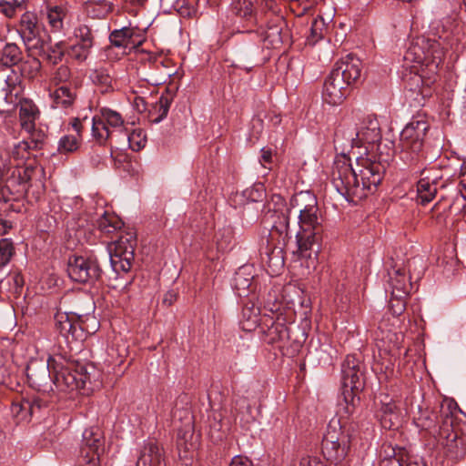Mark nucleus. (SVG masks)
I'll return each instance as SVG.
<instances>
[{"mask_svg": "<svg viewBox=\"0 0 466 466\" xmlns=\"http://www.w3.org/2000/svg\"><path fill=\"white\" fill-rule=\"evenodd\" d=\"M386 171V164L370 158H358L353 167L346 156L333 163L331 183L348 201L358 202L373 194Z\"/></svg>", "mask_w": 466, "mask_h": 466, "instance_id": "f257e3e1", "label": "nucleus"}, {"mask_svg": "<svg viewBox=\"0 0 466 466\" xmlns=\"http://www.w3.org/2000/svg\"><path fill=\"white\" fill-rule=\"evenodd\" d=\"M443 56V48L435 39L419 35L410 41L403 56V66L410 69L403 76L407 97L413 99L424 84V66L429 74H436Z\"/></svg>", "mask_w": 466, "mask_h": 466, "instance_id": "f03ea898", "label": "nucleus"}, {"mask_svg": "<svg viewBox=\"0 0 466 466\" xmlns=\"http://www.w3.org/2000/svg\"><path fill=\"white\" fill-rule=\"evenodd\" d=\"M292 205L294 208L298 207L299 212V230L296 236L298 251L300 256L307 257V252L314 249L316 246L318 253L322 239L323 225L316 198L309 192H300L293 198Z\"/></svg>", "mask_w": 466, "mask_h": 466, "instance_id": "7ed1b4c3", "label": "nucleus"}, {"mask_svg": "<svg viewBox=\"0 0 466 466\" xmlns=\"http://www.w3.org/2000/svg\"><path fill=\"white\" fill-rule=\"evenodd\" d=\"M48 367L52 368L53 382L60 391L90 390H92L91 376L86 368L80 366L75 368L73 363H68L59 357L48 358Z\"/></svg>", "mask_w": 466, "mask_h": 466, "instance_id": "20e7f679", "label": "nucleus"}, {"mask_svg": "<svg viewBox=\"0 0 466 466\" xmlns=\"http://www.w3.org/2000/svg\"><path fill=\"white\" fill-rule=\"evenodd\" d=\"M429 127L426 120L413 118L400 133V158L410 167H417L426 158L423 141Z\"/></svg>", "mask_w": 466, "mask_h": 466, "instance_id": "39448f33", "label": "nucleus"}, {"mask_svg": "<svg viewBox=\"0 0 466 466\" xmlns=\"http://www.w3.org/2000/svg\"><path fill=\"white\" fill-rule=\"evenodd\" d=\"M353 431L352 424L341 425L339 420L329 422L322 440V453L328 461L338 464L345 460L350 451Z\"/></svg>", "mask_w": 466, "mask_h": 466, "instance_id": "423d86ee", "label": "nucleus"}, {"mask_svg": "<svg viewBox=\"0 0 466 466\" xmlns=\"http://www.w3.org/2000/svg\"><path fill=\"white\" fill-rule=\"evenodd\" d=\"M66 270L72 280L84 284L96 283L103 273L96 257L93 255L70 257Z\"/></svg>", "mask_w": 466, "mask_h": 466, "instance_id": "0eeeda50", "label": "nucleus"}, {"mask_svg": "<svg viewBox=\"0 0 466 466\" xmlns=\"http://www.w3.org/2000/svg\"><path fill=\"white\" fill-rule=\"evenodd\" d=\"M361 71V61L354 55L349 54L334 65L327 79L345 87L350 93L351 86L360 81Z\"/></svg>", "mask_w": 466, "mask_h": 466, "instance_id": "6e6552de", "label": "nucleus"}, {"mask_svg": "<svg viewBox=\"0 0 466 466\" xmlns=\"http://www.w3.org/2000/svg\"><path fill=\"white\" fill-rule=\"evenodd\" d=\"M17 32L27 51L46 52V31L44 25L38 20L36 15L29 12L25 13L20 18Z\"/></svg>", "mask_w": 466, "mask_h": 466, "instance_id": "1a4fd4ad", "label": "nucleus"}, {"mask_svg": "<svg viewBox=\"0 0 466 466\" xmlns=\"http://www.w3.org/2000/svg\"><path fill=\"white\" fill-rule=\"evenodd\" d=\"M124 120L119 113L109 108H101L100 115L92 118V134L100 145H106L113 137L114 131L109 127L119 129L122 134Z\"/></svg>", "mask_w": 466, "mask_h": 466, "instance_id": "9d476101", "label": "nucleus"}, {"mask_svg": "<svg viewBox=\"0 0 466 466\" xmlns=\"http://www.w3.org/2000/svg\"><path fill=\"white\" fill-rule=\"evenodd\" d=\"M416 258L409 260L406 265L395 264L389 271V286L393 298H407L414 288L411 282L410 271L416 264Z\"/></svg>", "mask_w": 466, "mask_h": 466, "instance_id": "9b49d317", "label": "nucleus"}, {"mask_svg": "<svg viewBox=\"0 0 466 466\" xmlns=\"http://www.w3.org/2000/svg\"><path fill=\"white\" fill-rule=\"evenodd\" d=\"M341 373L344 400L348 403L350 397L352 405H354L353 391L360 390L362 388L360 381L362 374L360 370L358 360L353 356H347L342 363Z\"/></svg>", "mask_w": 466, "mask_h": 466, "instance_id": "f8f14e48", "label": "nucleus"}, {"mask_svg": "<svg viewBox=\"0 0 466 466\" xmlns=\"http://www.w3.org/2000/svg\"><path fill=\"white\" fill-rule=\"evenodd\" d=\"M380 140L381 132L378 119L375 116H367L357 127L355 137L351 138V143L353 147L368 144L373 149Z\"/></svg>", "mask_w": 466, "mask_h": 466, "instance_id": "ddd939ff", "label": "nucleus"}, {"mask_svg": "<svg viewBox=\"0 0 466 466\" xmlns=\"http://www.w3.org/2000/svg\"><path fill=\"white\" fill-rule=\"evenodd\" d=\"M375 416L380 422L381 427L386 430L396 431L402 424V415L400 408L388 396L380 400Z\"/></svg>", "mask_w": 466, "mask_h": 466, "instance_id": "4468645a", "label": "nucleus"}, {"mask_svg": "<svg viewBox=\"0 0 466 466\" xmlns=\"http://www.w3.org/2000/svg\"><path fill=\"white\" fill-rule=\"evenodd\" d=\"M136 466H167L163 447L155 440L144 441L139 450Z\"/></svg>", "mask_w": 466, "mask_h": 466, "instance_id": "2eb2a0df", "label": "nucleus"}, {"mask_svg": "<svg viewBox=\"0 0 466 466\" xmlns=\"http://www.w3.org/2000/svg\"><path fill=\"white\" fill-rule=\"evenodd\" d=\"M71 72L67 66H60L55 75V81L64 84L54 92L53 98L56 106L69 107L76 98V93L66 82L70 79Z\"/></svg>", "mask_w": 466, "mask_h": 466, "instance_id": "dca6fc26", "label": "nucleus"}, {"mask_svg": "<svg viewBox=\"0 0 466 466\" xmlns=\"http://www.w3.org/2000/svg\"><path fill=\"white\" fill-rule=\"evenodd\" d=\"M18 76L0 73V113L7 112L16 104Z\"/></svg>", "mask_w": 466, "mask_h": 466, "instance_id": "f3484780", "label": "nucleus"}, {"mask_svg": "<svg viewBox=\"0 0 466 466\" xmlns=\"http://www.w3.org/2000/svg\"><path fill=\"white\" fill-rule=\"evenodd\" d=\"M26 132L29 137L15 146L14 154L19 158H29L31 156L36 157L34 151L42 149L46 137L43 130L36 129L35 127L34 129Z\"/></svg>", "mask_w": 466, "mask_h": 466, "instance_id": "a211bd4d", "label": "nucleus"}, {"mask_svg": "<svg viewBox=\"0 0 466 466\" xmlns=\"http://www.w3.org/2000/svg\"><path fill=\"white\" fill-rule=\"evenodd\" d=\"M53 371L52 368L46 366H41L37 368L35 366H28L26 369V377L28 383L34 389L42 392H48L53 390Z\"/></svg>", "mask_w": 466, "mask_h": 466, "instance_id": "6ab92c4d", "label": "nucleus"}, {"mask_svg": "<svg viewBox=\"0 0 466 466\" xmlns=\"http://www.w3.org/2000/svg\"><path fill=\"white\" fill-rule=\"evenodd\" d=\"M248 330L259 329V332L265 333L268 338V343H273L277 340H281L288 337V328L284 322H248Z\"/></svg>", "mask_w": 466, "mask_h": 466, "instance_id": "aec40b11", "label": "nucleus"}, {"mask_svg": "<svg viewBox=\"0 0 466 466\" xmlns=\"http://www.w3.org/2000/svg\"><path fill=\"white\" fill-rule=\"evenodd\" d=\"M248 267L240 268L234 278V288L240 298H248L253 295L257 285L254 283V276L248 273Z\"/></svg>", "mask_w": 466, "mask_h": 466, "instance_id": "412c9836", "label": "nucleus"}, {"mask_svg": "<svg viewBox=\"0 0 466 466\" xmlns=\"http://www.w3.org/2000/svg\"><path fill=\"white\" fill-rule=\"evenodd\" d=\"M82 452L100 454L104 451V438L101 430L97 427H90L83 432Z\"/></svg>", "mask_w": 466, "mask_h": 466, "instance_id": "4be33fe9", "label": "nucleus"}, {"mask_svg": "<svg viewBox=\"0 0 466 466\" xmlns=\"http://www.w3.org/2000/svg\"><path fill=\"white\" fill-rule=\"evenodd\" d=\"M425 170L420 171V179L417 183L418 198L422 205L430 203L436 196L438 191L439 179H432L428 176H424Z\"/></svg>", "mask_w": 466, "mask_h": 466, "instance_id": "5701e85b", "label": "nucleus"}, {"mask_svg": "<svg viewBox=\"0 0 466 466\" xmlns=\"http://www.w3.org/2000/svg\"><path fill=\"white\" fill-rule=\"evenodd\" d=\"M231 10L241 21L248 25L255 26L258 24V15L250 0H233Z\"/></svg>", "mask_w": 466, "mask_h": 466, "instance_id": "b1692460", "label": "nucleus"}, {"mask_svg": "<svg viewBox=\"0 0 466 466\" xmlns=\"http://www.w3.org/2000/svg\"><path fill=\"white\" fill-rule=\"evenodd\" d=\"M87 322H56V329L69 342L83 341L86 339Z\"/></svg>", "mask_w": 466, "mask_h": 466, "instance_id": "393cba45", "label": "nucleus"}, {"mask_svg": "<svg viewBox=\"0 0 466 466\" xmlns=\"http://www.w3.org/2000/svg\"><path fill=\"white\" fill-rule=\"evenodd\" d=\"M96 226L103 235L108 237L113 242L120 233L123 223L117 217L105 213L96 220Z\"/></svg>", "mask_w": 466, "mask_h": 466, "instance_id": "a878e982", "label": "nucleus"}, {"mask_svg": "<svg viewBox=\"0 0 466 466\" xmlns=\"http://www.w3.org/2000/svg\"><path fill=\"white\" fill-rule=\"evenodd\" d=\"M350 93L343 86H339L336 83L327 79L323 85L322 98L324 102L331 106L339 105L349 96Z\"/></svg>", "mask_w": 466, "mask_h": 466, "instance_id": "bb28decb", "label": "nucleus"}, {"mask_svg": "<svg viewBox=\"0 0 466 466\" xmlns=\"http://www.w3.org/2000/svg\"><path fill=\"white\" fill-rule=\"evenodd\" d=\"M72 127L76 135H65L58 142V152L68 154L76 151L79 147V137L81 136L82 124L78 118H75Z\"/></svg>", "mask_w": 466, "mask_h": 466, "instance_id": "cd10ccee", "label": "nucleus"}, {"mask_svg": "<svg viewBox=\"0 0 466 466\" xmlns=\"http://www.w3.org/2000/svg\"><path fill=\"white\" fill-rule=\"evenodd\" d=\"M437 419L438 416L434 411L419 407L418 413L414 416L413 421L420 431L434 434L437 432Z\"/></svg>", "mask_w": 466, "mask_h": 466, "instance_id": "c85d7f7f", "label": "nucleus"}, {"mask_svg": "<svg viewBox=\"0 0 466 466\" xmlns=\"http://www.w3.org/2000/svg\"><path fill=\"white\" fill-rule=\"evenodd\" d=\"M38 109L30 100H23L20 103L19 118L23 129L31 131L34 129L35 121L38 116Z\"/></svg>", "mask_w": 466, "mask_h": 466, "instance_id": "c756f323", "label": "nucleus"}, {"mask_svg": "<svg viewBox=\"0 0 466 466\" xmlns=\"http://www.w3.org/2000/svg\"><path fill=\"white\" fill-rule=\"evenodd\" d=\"M109 258L111 268L116 274V278H117L121 273L130 271L134 261V255L131 250H126L124 254L110 252Z\"/></svg>", "mask_w": 466, "mask_h": 466, "instance_id": "7c9ffc66", "label": "nucleus"}, {"mask_svg": "<svg viewBox=\"0 0 466 466\" xmlns=\"http://www.w3.org/2000/svg\"><path fill=\"white\" fill-rule=\"evenodd\" d=\"M185 412L188 417V425L184 430L178 431L177 439V446L180 456H182V452L185 453L184 456H187V452L197 448V442L193 441L194 432L190 425L191 418L187 410H185Z\"/></svg>", "mask_w": 466, "mask_h": 466, "instance_id": "2f4dec72", "label": "nucleus"}, {"mask_svg": "<svg viewBox=\"0 0 466 466\" xmlns=\"http://www.w3.org/2000/svg\"><path fill=\"white\" fill-rule=\"evenodd\" d=\"M136 35L137 32L135 28L123 27L111 32L109 40L113 46L126 48L129 45H136V40L134 39Z\"/></svg>", "mask_w": 466, "mask_h": 466, "instance_id": "473e14b6", "label": "nucleus"}, {"mask_svg": "<svg viewBox=\"0 0 466 466\" xmlns=\"http://www.w3.org/2000/svg\"><path fill=\"white\" fill-rule=\"evenodd\" d=\"M22 60L23 53L16 44L8 43L5 46L2 50L0 64L7 67L18 66Z\"/></svg>", "mask_w": 466, "mask_h": 466, "instance_id": "72a5a7b5", "label": "nucleus"}, {"mask_svg": "<svg viewBox=\"0 0 466 466\" xmlns=\"http://www.w3.org/2000/svg\"><path fill=\"white\" fill-rule=\"evenodd\" d=\"M115 245L114 253L124 254V251L131 250L134 254L136 246V236L132 230L121 229L118 236L112 242Z\"/></svg>", "mask_w": 466, "mask_h": 466, "instance_id": "f704fd0d", "label": "nucleus"}, {"mask_svg": "<svg viewBox=\"0 0 466 466\" xmlns=\"http://www.w3.org/2000/svg\"><path fill=\"white\" fill-rule=\"evenodd\" d=\"M67 9L63 6L56 5L48 9V22L55 31H60L63 28V21L66 17Z\"/></svg>", "mask_w": 466, "mask_h": 466, "instance_id": "c9c22d12", "label": "nucleus"}, {"mask_svg": "<svg viewBox=\"0 0 466 466\" xmlns=\"http://www.w3.org/2000/svg\"><path fill=\"white\" fill-rule=\"evenodd\" d=\"M215 239L218 251L226 252L231 249L234 245L232 229L230 228L219 229L215 235Z\"/></svg>", "mask_w": 466, "mask_h": 466, "instance_id": "e433bc0d", "label": "nucleus"}, {"mask_svg": "<svg viewBox=\"0 0 466 466\" xmlns=\"http://www.w3.org/2000/svg\"><path fill=\"white\" fill-rule=\"evenodd\" d=\"M18 67L22 76L33 79L38 75L41 69V62L37 58L33 57L26 61L22 60Z\"/></svg>", "mask_w": 466, "mask_h": 466, "instance_id": "4c0bfd02", "label": "nucleus"}, {"mask_svg": "<svg viewBox=\"0 0 466 466\" xmlns=\"http://www.w3.org/2000/svg\"><path fill=\"white\" fill-rule=\"evenodd\" d=\"M123 140L127 141L133 151H139L146 145V137L142 130H134L131 133L122 134Z\"/></svg>", "mask_w": 466, "mask_h": 466, "instance_id": "58836bf2", "label": "nucleus"}, {"mask_svg": "<svg viewBox=\"0 0 466 466\" xmlns=\"http://www.w3.org/2000/svg\"><path fill=\"white\" fill-rule=\"evenodd\" d=\"M74 36L76 43L85 45L89 48L94 46V36L92 30L86 25H79L74 30Z\"/></svg>", "mask_w": 466, "mask_h": 466, "instance_id": "ea45409f", "label": "nucleus"}, {"mask_svg": "<svg viewBox=\"0 0 466 466\" xmlns=\"http://www.w3.org/2000/svg\"><path fill=\"white\" fill-rule=\"evenodd\" d=\"M91 48L85 45L75 43L69 46H66V55L79 62L85 61L90 54Z\"/></svg>", "mask_w": 466, "mask_h": 466, "instance_id": "a19ab883", "label": "nucleus"}, {"mask_svg": "<svg viewBox=\"0 0 466 466\" xmlns=\"http://www.w3.org/2000/svg\"><path fill=\"white\" fill-rule=\"evenodd\" d=\"M380 455L382 457L381 460L401 459L407 457V452L404 448L384 443L381 446Z\"/></svg>", "mask_w": 466, "mask_h": 466, "instance_id": "79ce46f5", "label": "nucleus"}, {"mask_svg": "<svg viewBox=\"0 0 466 466\" xmlns=\"http://www.w3.org/2000/svg\"><path fill=\"white\" fill-rule=\"evenodd\" d=\"M246 299V301H243L242 317L244 320H251L253 318L258 317L260 309L255 304V294H253L251 298L248 297Z\"/></svg>", "mask_w": 466, "mask_h": 466, "instance_id": "37998d69", "label": "nucleus"}, {"mask_svg": "<svg viewBox=\"0 0 466 466\" xmlns=\"http://www.w3.org/2000/svg\"><path fill=\"white\" fill-rule=\"evenodd\" d=\"M66 54V45L65 42L60 41L54 46H50L46 54V59L52 64H57L62 61L64 56Z\"/></svg>", "mask_w": 466, "mask_h": 466, "instance_id": "c03bdc74", "label": "nucleus"}, {"mask_svg": "<svg viewBox=\"0 0 466 466\" xmlns=\"http://www.w3.org/2000/svg\"><path fill=\"white\" fill-rule=\"evenodd\" d=\"M14 252L13 243L8 238H2L0 240V268L8 264Z\"/></svg>", "mask_w": 466, "mask_h": 466, "instance_id": "a18cd8bd", "label": "nucleus"}, {"mask_svg": "<svg viewBox=\"0 0 466 466\" xmlns=\"http://www.w3.org/2000/svg\"><path fill=\"white\" fill-rule=\"evenodd\" d=\"M171 103L172 98L169 95H161L155 106V109L159 113V116L153 120L154 123L161 122L167 116Z\"/></svg>", "mask_w": 466, "mask_h": 466, "instance_id": "49530a36", "label": "nucleus"}, {"mask_svg": "<svg viewBox=\"0 0 466 466\" xmlns=\"http://www.w3.org/2000/svg\"><path fill=\"white\" fill-rule=\"evenodd\" d=\"M325 30H326V27H325L324 19L321 16L316 17L312 21L311 27H310V41L315 43L318 40L321 39L324 35Z\"/></svg>", "mask_w": 466, "mask_h": 466, "instance_id": "de8ad7c7", "label": "nucleus"}, {"mask_svg": "<svg viewBox=\"0 0 466 466\" xmlns=\"http://www.w3.org/2000/svg\"><path fill=\"white\" fill-rule=\"evenodd\" d=\"M406 298H393L390 294L389 310L391 312L392 318L400 317L405 310Z\"/></svg>", "mask_w": 466, "mask_h": 466, "instance_id": "09e8293b", "label": "nucleus"}, {"mask_svg": "<svg viewBox=\"0 0 466 466\" xmlns=\"http://www.w3.org/2000/svg\"><path fill=\"white\" fill-rule=\"evenodd\" d=\"M92 80L95 84L100 85L107 91L111 87L112 77L104 70H96L92 75Z\"/></svg>", "mask_w": 466, "mask_h": 466, "instance_id": "8fccbe9b", "label": "nucleus"}, {"mask_svg": "<svg viewBox=\"0 0 466 466\" xmlns=\"http://www.w3.org/2000/svg\"><path fill=\"white\" fill-rule=\"evenodd\" d=\"M285 25V21L282 16H277L274 20V24L268 23V37H275L278 36L279 41L282 42L283 38L281 36L283 25Z\"/></svg>", "mask_w": 466, "mask_h": 466, "instance_id": "3c124183", "label": "nucleus"}, {"mask_svg": "<svg viewBox=\"0 0 466 466\" xmlns=\"http://www.w3.org/2000/svg\"><path fill=\"white\" fill-rule=\"evenodd\" d=\"M432 82H434V80L431 81V78L427 77L426 80L424 79V84L420 86V89H418V92L412 100L416 101L419 106L423 105L425 98L431 96L430 83Z\"/></svg>", "mask_w": 466, "mask_h": 466, "instance_id": "603ef678", "label": "nucleus"}, {"mask_svg": "<svg viewBox=\"0 0 466 466\" xmlns=\"http://www.w3.org/2000/svg\"><path fill=\"white\" fill-rule=\"evenodd\" d=\"M82 458L80 460V466H99V456L100 454L90 453L89 451L82 452Z\"/></svg>", "mask_w": 466, "mask_h": 466, "instance_id": "864d4df0", "label": "nucleus"}, {"mask_svg": "<svg viewBox=\"0 0 466 466\" xmlns=\"http://www.w3.org/2000/svg\"><path fill=\"white\" fill-rule=\"evenodd\" d=\"M30 410H32V406H30L29 400H22L20 402H15L12 405V412L15 415L30 414Z\"/></svg>", "mask_w": 466, "mask_h": 466, "instance_id": "5fc2aeb1", "label": "nucleus"}, {"mask_svg": "<svg viewBox=\"0 0 466 466\" xmlns=\"http://www.w3.org/2000/svg\"><path fill=\"white\" fill-rule=\"evenodd\" d=\"M0 13L4 14L7 17H13L16 10L9 4L8 1L0 2Z\"/></svg>", "mask_w": 466, "mask_h": 466, "instance_id": "6e6d98bb", "label": "nucleus"}, {"mask_svg": "<svg viewBox=\"0 0 466 466\" xmlns=\"http://www.w3.org/2000/svg\"><path fill=\"white\" fill-rule=\"evenodd\" d=\"M229 466H253V465H252V461L248 457L238 455V456H235L231 460Z\"/></svg>", "mask_w": 466, "mask_h": 466, "instance_id": "4d7b16f0", "label": "nucleus"}, {"mask_svg": "<svg viewBox=\"0 0 466 466\" xmlns=\"http://www.w3.org/2000/svg\"><path fill=\"white\" fill-rule=\"evenodd\" d=\"M299 466H325L321 461L314 457H304L299 461Z\"/></svg>", "mask_w": 466, "mask_h": 466, "instance_id": "13d9d810", "label": "nucleus"}, {"mask_svg": "<svg viewBox=\"0 0 466 466\" xmlns=\"http://www.w3.org/2000/svg\"><path fill=\"white\" fill-rule=\"evenodd\" d=\"M405 458L381 460L380 466H404Z\"/></svg>", "mask_w": 466, "mask_h": 466, "instance_id": "bf43d9fd", "label": "nucleus"}, {"mask_svg": "<svg viewBox=\"0 0 466 466\" xmlns=\"http://www.w3.org/2000/svg\"><path fill=\"white\" fill-rule=\"evenodd\" d=\"M30 406H32V410H30V415H33L35 412L41 410L43 406V401L39 399L29 400Z\"/></svg>", "mask_w": 466, "mask_h": 466, "instance_id": "052dcab7", "label": "nucleus"}, {"mask_svg": "<svg viewBox=\"0 0 466 466\" xmlns=\"http://www.w3.org/2000/svg\"><path fill=\"white\" fill-rule=\"evenodd\" d=\"M91 326L86 324V337L88 335L96 333L100 329V322H91Z\"/></svg>", "mask_w": 466, "mask_h": 466, "instance_id": "680f3d73", "label": "nucleus"}, {"mask_svg": "<svg viewBox=\"0 0 466 466\" xmlns=\"http://www.w3.org/2000/svg\"><path fill=\"white\" fill-rule=\"evenodd\" d=\"M271 159H272L271 151L263 149L262 155H261V159H260L261 165L265 167V164L270 163Z\"/></svg>", "mask_w": 466, "mask_h": 466, "instance_id": "e2e57ef3", "label": "nucleus"}, {"mask_svg": "<svg viewBox=\"0 0 466 466\" xmlns=\"http://www.w3.org/2000/svg\"><path fill=\"white\" fill-rule=\"evenodd\" d=\"M10 228L11 226L7 221L0 219V235L6 234Z\"/></svg>", "mask_w": 466, "mask_h": 466, "instance_id": "0e129e2a", "label": "nucleus"}, {"mask_svg": "<svg viewBox=\"0 0 466 466\" xmlns=\"http://www.w3.org/2000/svg\"><path fill=\"white\" fill-rule=\"evenodd\" d=\"M459 192L461 194V197L466 201V182H461Z\"/></svg>", "mask_w": 466, "mask_h": 466, "instance_id": "69168bd1", "label": "nucleus"}, {"mask_svg": "<svg viewBox=\"0 0 466 466\" xmlns=\"http://www.w3.org/2000/svg\"><path fill=\"white\" fill-rule=\"evenodd\" d=\"M176 296L172 293H167L165 295V298L163 299V302L168 305H171L173 300L175 299Z\"/></svg>", "mask_w": 466, "mask_h": 466, "instance_id": "338daca9", "label": "nucleus"}, {"mask_svg": "<svg viewBox=\"0 0 466 466\" xmlns=\"http://www.w3.org/2000/svg\"><path fill=\"white\" fill-rule=\"evenodd\" d=\"M404 466H424L420 462L410 461L409 457H405Z\"/></svg>", "mask_w": 466, "mask_h": 466, "instance_id": "774afa93", "label": "nucleus"}]
</instances>
